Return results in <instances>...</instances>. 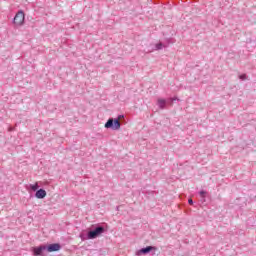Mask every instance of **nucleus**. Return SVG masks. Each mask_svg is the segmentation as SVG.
Segmentation results:
<instances>
[{
    "label": "nucleus",
    "mask_w": 256,
    "mask_h": 256,
    "mask_svg": "<svg viewBox=\"0 0 256 256\" xmlns=\"http://www.w3.org/2000/svg\"><path fill=\"white\" fill-rule=\"evenodd\" d=\"M23 23H25V13L19 11L14 17V24L20 26Z\"/></svg>",
    "instance_id": "7ed1b4c3"
},
{
    "label": "nucleus",
    "mask_w": 256,
    "mask_h": 256,
    "mask_svg": "<svg viewBox=\"0 0 256 256\" xmlns=\"http://www.w3.org/2000/svg\"><path fill=\"white\" fill-rule=\"evenodd\" d=\"M9 131H13V128H9Z\"/></svg>",
    "instance_id": "dca6fc26"
},
{
    "label": "nucleus",
    "mask_w": 256,
    "mask_h": 256,
    "mask_svg": "<svg viewBox=\"0 0 256 256\" xmlns=\"http://www.w3.org/2000/svg\"><path fill=\"white\" fill-rule=\"evenodd\" d=\"M123 117H124L123 115H119L118 118L116 119L109 118L104 125L105 129H112V131H119V129H121V122H119V120L123 119Z\"/></svg>",
    "instance_id": "f257e3e1"
},
{
    "label": "nucleus",
    "mask_w": 256,
    "mask_h": 256,
    "mask_svg": "<svg viewBox=\"0 0 256 256\" xmlns=\"http://www.w3.org/2000/svg\"><path fill=\"white\" fill-rule=\"evenodd\" d=\"M32 251H33L34 255H43V252L47 251V246L41 245L39 247H34V248H32Z\"/></svg>",
    "instance_id": "423d86ee"
},
{
    "label": "nucleus",
    "mask_w": 256,
    "mask_h": 256,
    "mask_svg": "<svg viewBox=\"0 0 256 256\" xmlns=\"http://www.w3.org/2000/svg\"><path fill=\"white\" fill-rule=\"evenodd\" d=\"M80 239H81V241H87L88 239H91L90 237H89V231H82L81 233H80Z\"/></svg>",
    "instance_id": "1a4fd4ad"
},
{
    "label": "nucleus",
    "mask_w": 256,
    "mask_h": 256,
    "mask_svg": "<svg viewBox=\"0 0 256 256\" xmlns=\"http://www.w3.org/2000/svg\"><path fill=\"white\" fill-rule=\"evenodd\" d=\"M167 45L163 44L162 42H159L155 45L154 51H161V49H165Z\"/></svg>",
    "instance_id": "9d476101"
},
{
    "label": "nucleus",
    "mask_w": 256,
    "mask_h": 256,
    "mask_svg": "<svg viewBox=\"0 0 256 256\" xmlns=\"http://www.w3.org/2000/svg\"><path fill=\"white\" fill-rule=\"evenodd\" d=\"M151 251H157V248L155 246H147L145 248H142L136 252L137 256L141 255H147V253H151Z\"/></svg>",
    "instance_id": "20e7f679"
},
{
    "label": "nucleus",
    "mask_w": 256,
    "mask_h": 256,
    "mask_svg": "<svg viewBox=\"0 0 256 256\" xmlns=\"http://www.w3.org/2000/svg\"><path fill=\"white\" fill-rule=\"evenodd\" d=\"M88 233L90 239H97V237H101L105 233V227L96 226L93 230H89Z\"/></svg>",
    "instance_id": "f03ea898"
},
{
    "label": "nucleus",
    "mask_w": 256,
    "mask_h": 256,
    "mask_svg": "<svg viewBox=\"0 0 256 256\" xmlns=\"http://www.w3.org/2000/svg\"><path fill=\"white\" fill-rule=\"evenodd\" d=\"M157 105L160 109H165V107H167V100L163 98H158Z\"/></svg>",
    "instance_id": "6e6552de"
},
{
    "label": "nucleus",
    "mask_w": 256,
    "mask_h": 256,
    "mask_svg": "<svg viewBox=\"0 0 256 256\" xmlns=\"http://www.w3.org/2000/svg\"><path fill=\"white\" fill-rule=\"evenodd\" d=\"M46 250L48 251V253H53L55 251H59V250H61V244H57V243L50 244V245L46 246Z\"/></svg>",
    "instance_id": "39448f33"
},
{
    "label": "nucleus",
    "mask_w": 256,
    "mask_h": 256,
    "mask_svg": "<svg viewBox=\"0 0 256 256\" xmlns=\"http://www.w3.org/2000/svg\"><path fill=\"white\" fill-rule=\"evenodd\" d=\"M199 195H200L201 199H203V202H205V197H207V192L205 190H201L199 192Z\"/></svg>",
    "instance_id": "f8f14e48"
},
{
    "label": "nucleus",
    "mask_w": 256,
    "mask_h": 256,
    "mask_svg": "<svg viewBox=\"0 0 256 256\" xmlns=\"http://www.w3.org/2000/svg\"><path fill=\"white\" fill-rule=\"evenodd\" d=\"M169 101H170V105H173V102L177 101V98H170Z\"/></svg>",
    "instance_id": "4468645a"
},
{
    "label": "nucleus",
    "mask_w": 256,
    "mask_h": 256,
    "mask_svg": "<svg viewBox=\"0 0 256 256\" xmlns=\"http://www.w3.org/2000/svg\"><path fill=\"white\" fill-rule=\"evenodd\" d=\"M239 79H241V81H245L247 79V74L240 75Z\"/></svg>",
    "instance_id": "ddd939ff"
},
{
    "label": "nucleus",
    "mask_w": 256,
    "mask_h": 256,
    "mask_svg": "<svg viewBox=\"0 0 256 256\" xmlns=\"http://www.w3.org/2000/svg\"><path fill=\"white\" fill-rule=\"evenodd\" d=\"M35 197L37 199H45V197H47V191H45L44 189H39L36 191Z\"/></svg>",
    "instance_id": "0eeeda50"
},
{
    "label": "nucleus",
    "mask_w": 256,
    "mask_h": 256,
    "mask_svg": "<svg viewBox=\"0 0 256 256\" xmlns=\"http://www.w3.org/2000/svg\"><path fill=\"white\" fill-rule=\"evenodd\" d=\"M189 205H193V199L188 200Z\"/></svg>",
    "instance_id": "2eb2a0df"
},
{
    "label": "nucleus",
    "mask_w": 256,
    "mask_h": 256,
    "mask_svg": "<svg viewBox=\"0 0 256 256\" xmlns=\"http://www.w3.org/2000/svg\"><path fill=\"white\" fill-rule=\"evenodd\" d=\"M29 187L32 191H37V189H39V183L30 184Z\"/></svg>",
    "instance_id": "9b49d317"
}]
</instances>
